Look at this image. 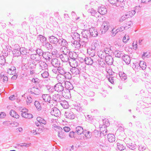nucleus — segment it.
Returning a JSON list of instances; mask_svg holds the SVG:
<instances>
[{
  "label": "nucleus",
  "instance_id": "obj_1",
  "mask_svg": "<svg viewBox=\"0 0 151 151\" xmlns=\"http://www.w3.org/2000/svg\"><path fill=\"white\" fill-rule=\"evenodd\" d=\"M42 98L43 101L48 103L50 106H55L57 105V99L52 100L50 95L49 94H43Z\"/></svg>",
  "mask_w": 151,
  "mask_h": 151
},
{
  "label": "nucleus",
  "instance_id": "obj_2",
  "mask_svg": "<svg viewBox=\"0 0 151 151\" xmlns=\"http://www.w3.org/2000/svg\"><path fill=\"white\" fill-rule=\"evenodd\" d=\"M22 117L27 118H30L33 117L32 115L28 113V110L25 108L22 109Z\"/></svg>",
  "mask_w": 151,
  "mask_h": 151
},
{
  "label": "nucleus",
  "instance_id": "obj_3",
  "mask_svg": "<svg viewBox=\"0 0 151 151\" xmlns=\"http://www.w3.org/2000/svg\"><path fill=\"white\" fill-rule=\"evenodd\" d=\"M109 24L106 22H104L102 24L101 30L102 34H104L108 30L109 28Z\"/></svg>",
  "mask_w": 151,
  "mask_h": 151
},
{
  "label": "nucleus",
  "instance_id": "obj_4",
  "mask_svg": "<svg viewBox=\"0 0 151 151\" xmlns=\"http://www.w3.org/2000/svg\"><path fill=\"white\" fill-rule=\"evenodd\" d=\"M53 129L58 132V136L61 138H63L64 137V135L62 134V129L60 127L58 126H54L53 127Z\"/></svg>",
  "mask_w": 151,
  "mask_h": 151
},
{
  "label": "nucleus",
  "instance_id": "obj_5",
  "mask_svg": "<svg viewBox=\"0 0 151 151\" xmlns=\"http://www.w3.org/2000/svg\"><path fill=\"white\" fill-rule=\"evenodd\" d=\"M29 92L32 94L35 95H38L40 93V90L38 88L35 87H33L28 90Z\"/></svg>",
  "mask_w": 151,
  "mask_h": 151
},
{
  "label": "nucleus",
  "instance_id": "obj_6",
  "mask_svg": "<svg viewBox=\"0 0 151 151\" xmlns=\"http://www.w3.org/2000/svg\"><path fill=\"white\" fill-rule=\"evenodd\" d=\"M51 114L56 117H58L60 115V112L59 110L56 108L52 109L51 112Z\"/></svg>",
  "mask_w": 151,
  "mask_h": 151
},
{
  "label": "nucleus",
  "instance_id": "obj_7",
  "mask_svg": "<svg viewBox=\"0 0 151 151\" xmlns=\"http://www.w3.org/2000/svg\"><path fill=\"white\" fill-rule=\"evenodd\" d=\"M105 61L109 65H111L113 61L112 57L110 55H108L105 57Z\"/></svg>",
  "mask_w": 151,
  "mask_h": 151
},
{
  "label": "nucleus",
  "instance_id": "obj_8",
  "mask_svg": "<svg viewBox=\"0 0 151 151\" xmlns=\"http://www.w3.org/2000/svg\"><path fill=\"white\" fill-rule=\"evenodd\" d=\"M54 89L56 91L60 92L63 90V87L60 83H59L55 85Z\"/></svg>",
  "mask_w": 151,
  "mask_h": 151
},
{
  "label": "nucleus",
  "instance_id": "obj_9",
  "mask_svg": "<svg viewBox=\"0 0 151 151\" xmlns=\"http://www.w3.org/2000/svg\"><path fill=\"white\" fill-rule=\"evenodd\" d=\"M8 73L10 75H13L16 73V70L14 66H12L7 70Z\"/></svg>",
  "mask_w": 151,
  "mask_h": 151
},
{
  "label": "nucleus",
  "instance_id": "obj_10",
  "mask_svg": "<svg viewBox=\"0 0 151 151\" xmlns=\"http://www.w3.org/2000/svg\"><path fill=\"white\" fill-rule=\"evenodd\" d=\"M89 31L90 35L93 37H96L98 35V32L97 30L93 28H91Z\"/></svg>",
  "mask_w": 151,
  "mask_h": 151
},
{
  "label": "nucleus",
  "instance_id": "obj_11",
  "mask_svg": "<svg viewBox=\"0 0 151 151\" xmlns=\"http://www.w3.org/2000/svg\"><path fill=\"white\" fill-rule=\"evenodd\" d=\"M95 50L94 48L90 47L88 50L87 52L89 55L91 56H93L95 55Z\"/></svg>",
  "mask_w": 151,
  "mask_h": 151
},
{
  "label": "nucleus",
  "instance_id": "obj_12",
  "mask_svg": "<svg viewBox=\"0 0 151 151\" xmlns=\"http://www.w3.org/2000/svg\"><path fill=\"white\" fill-rule=\"evenodd\" d=\"M98 11L101 14L104 15L106 13L107 10L105 7L101 6L99 8Z\"/></svg>",
  "mask_w": 151,
  "mask_h": 151
},
{
  "label": "nucleus",
  "instance_id": "obj_13",
  "mask_svg": "<svg viewBox=\"0 0 151 151\" xmlns=\"http://www.w3.org/2000/svg\"><path fill=\"white\" fill-rule=\"evenodd\" d=\"M122 59L123 61L127 64H129L130 62V58L127 55L123 56L122 57Z\"/></svg>",
  "mask_w": 151,
  "mask_h": 151
},
{
  "label": "nucleus",
  "instance_id": "obj_14",
  "mask_svg": "<svg viewBox=\"0 0 151 151\" xmlns=\"http://www.w3.org/2000/svg\"><path fill=\"white\" fill-rule=\"evenodd\" d=\"M108 139L109 142H113L115 141V136L111 134H109L108 135Z\"/></svg>",
  "mask_w": 151,
  "mask_h": 151
},
{
  "label": "nucleus",
  "instance_id": "obj_15",
  "mask_svg": "<svg viewBox=\"0 0 151 151\" xmlns=\"http://www.w3.org/2000/svg\"><path fill=\"white\" fill-rule=\"evenodd\" d=\"M85 63L88 65H91L93 63V60L91 58L87 57L85 59Z\"/></svg>",
  "mask_w": 151,
  "mask_h": 151
},
{
  "label": "nucleus",
  "instance_id": "obj_16",
  "mask_svg": "<svg viewBox=\"0 0 151 151\" xmlns=\"http://www.w3.org/2000/svg\"><path fill=\"white\" fill-rule=\"evenodd\" d=\"M50 41L52 43L56 44L58 42V39L55 37L51 36L50 37Z\"/></svg>",
  "mask_w": 151,
  "mask_h": 151
},
{
  "label": "nucleus",
  "instance_id": "obj_17",
  "mask_svg": "<svg viewBox=\"0 0 151 151\" xmlns=\"http://www.w3.org/2000/svg\"><path fill=\"white\" fill-rule=\"evenodd\" d=\"M135 14V12L134 10H132L127 12L125 16L127 18H129L132 17Z\"/></svg>",
  "mask_w": 151,
  "mask_h": 151
},
{
  "label": "nucleus",
  "instance_id": "obj_18",
  "mask_svg": "<svg viewBox=\"0 0 151 151\" xmlns=\"http://www.w3.org/2000/svg\"><path fill=\"white\" fill-rule=\"evenodd\" d=\"M10 115L16 118H19V115L14 110H11L10 112Z\"/></svg>",
  "mask_w": 151,
  "mask_h": 151
},
{
  "label": "nucleus",
  "instance_id": "obj_19",
  "mask_svg": "<svg viewBox=\"0 0 151 151\" xmlns=\"http://www.w3.org/2000/svg\"><path fill=\"white\" fill-rule=\"evenodd\" d=\"M76 132L78 135H81L83 132V129L81 127H78L76 128Z\"/></svg>",
  "mask_w": 151,
  "mask_h": 151
},
{
  "label": "nucleus",
  "instance_id": "obj_20",
  "mask_svg": "<svg viewBox=\"0 0 151 151\" xmlns=\"http://www.w3.org/2000/svg\"><path fill=\"white\" fill-rule=\"evenodd\" d=\"M60 104L63 107L64 109H68L69 107V105L68 102L65 100L61 101Z\"/></svg>",
  "mask_w": 151,
  "mask_h": 151
},
{
  "label": "nucleus",
  "instance_id": "obj_21",
  "mask_svg": "<svg viewBox=\"0 0 151 151\" xmlns=\"http://www.w3.org/2000/svg\"><path fill=\"white\" fill-rule=\"evenodd\" d=\"M104 51L107 54H109L112 51L111 49V46L110 45H107L105 48Z\"/></svg>",
  "mask_w": 151,
  "mask_h": 151
},
{
  "label": "nucleus",
  "instance_id": "obj_22",
  "mask_svg": "<svg viewBox=\"0 0 151 151\" xmlns=\"http://www.w3.org/2000/svg\"><path fill=\"white\" fill-rule=\"evenodd\" d=\"M117 147L119 150L122 151L124 150L126 148L125 145L122 144L118 143L117 145Z\"/></svg>",
  "mask_w": 151,
  "mask_h": 151
},
{
  "label": "nucleus",
  "instance_id": "obj_23",
  "mask_svg": "<svg viewBox=\"0 0 151 151\" xmlns=\"http://www.w3.org/2000/svg\"><path fill=\"white\" fill-rule=\"evenodd\" d=\"M72 73L74 75H77L79 74V70L76 68H73L71 69Z\"/></svg>",
  "mask_w": 151,
  "mask_h": 151
},
{
  "label": "nucleus",
  "instance_id": "obj_24",
  "mask_svg": "<svg viewBox=\"0 0 151 151\" xmlns=\"http://www.w3.org/2000/svg\"><path fill=\"white\" fill-rule=\"evenodd\" d=\"M19 52V47L17 49H14L12 51V53L15 56H18L20 55Z\"/></svg>",
  "mask_w": 151,
  "mask_h": 151
},
{
  "label": "nucleus",
  "instance_id": "obj_25",
  "mask_svg": "<svg viewBox=\"0 0 151 151\" xmlns=\"http://www.w3.org/2000/svg\"><path fill=\"white\" fill-rule=\"evenodd\" d=\"M65 116L66 118L69 119H72L74 118L73 115L69 112H65Z\"/></svg>",
  "mask_w": 151,
  "mask_h": 151
},
{
  "label": "nucleus",
  "instance_id": "obj_26",
  "mask_svg": "<svg viewBox=\"0 0 151 151\" xmlns=\"http://www.w3.org/2000/svg\"><path fill=\"white\" fill-rule=\"evenodd\" d=\"M109 122L108 119H103V126L107 127L109 125Z\"/></svg>",
  "mask_w": 151,
  "mask_h": 151
},
{
  "label": "nucleus",
  "instance_id": "obj_27",
  "mask_svg": "<svg viewBox=\"0 0 151 151\" xmlns=\"http://www.w3.org/2000/svg\"><path fill=\"white\" fill-rule=\"evenodd\" d=\"M37 120L40 123L45 124L46 123V121L40 117H38L37 118Z\"/></svg>",
  "mask_w": 151,
  "mask_h": 151
},
{
  "label": "nucleus",
  "instance_id": "obj_28",
  "mask_svg": "<svg viewBox=\"0 0 151 151\" xmlns=\"http://www.w3.org/2000/svg\"><path fill=\"white\" fill-rule=\"evenodd\" d=\"M99 44L97 41H94L92 44L91 46L95 49L96 48H98L99 47Z\"/></svg>",
  "mask_w": 151,
  "mask_h": 151
},
{
  "label": "nucleus",
  "instance_id": "obj_29",
  "mask_svg": "<svg viewBox=\"0 0 151 151\" xmlns=\"http://www.w3.org/2000/svg\"><path fill=\"white\" fill-rule=\"evenodd\" d=\"M65 87L66 89L70 90L72 88V84L69 82L65 83Z\"/></svg>",
  "mask_w": 151,
  "mask_h": 151
},
{
  "label": "nucleus",
  "instance_id": "obj_30",
  "mask_svg": "<svg viewBox=\"0 0 151 151\" xmlns=\"http://www.w3.org/2000/svg\"><path fill=\"white\" fill-rule=\"evenodd\" d=\"M19 51L20 52V54H21L23 55H26L27 53L26 49L24 47L19 48Z\"/></svg>",
  "mask_w": 151,
  "mask_h": 151
},
{
  "label": "nucleus",
  "instance_id": "obj_31",
  "mask_svg": "<svg viewBox=\"0 0 151 151\" xmlns=\"http://www.w3.org/2000/svg\"><path fill=\"white\" fill-rule=\"evenodd\" d=\"M114 55L117 58H120L121 55V52L119 50H116L114 53Z\"/></svg>",
  "mask_w": 151,
  "mask_h": 151
},
{
  "label": "nucleus",
  "instance_id": "obj_32",
  "mask_svg": "<svg viewBox=\"0 0 151 151\" xmlns=\"http://www.w3.org/2000/svg\"><path fill=\"white\" fill-rule=\"evenodd\" d=\"M132 24V22L130 21H126V23L124 24L125 27L126 29H128L129 28Z\"/></svg>",
  "mask_w": 151,
  "mask_h": 151
},
{
  "label": "nucleus",
  "instance_id": "obj_33",
  "mask_svg": "<svg viewBox=\"0 0 151 151\" xmlns=\"http://www.w3.org/2000/svg\"><path fill=\"white\" fill-rule=\"evenodd\" d=\"M70 65L73 68H76L78 66V63L75 60H73L70 63Z\"/></svg>",
  "mask_w": 151,
  "mask_h": 151
},
{
  "label": "nucleus",
  "instance_id": "obj_34",
  "mask_svg": "<svg viewBox=\"0 0 151 151\" xmlns=\"http://www.w3.org/2000/svg\"><path fill=\"white\" fill-rule=\"evenodd\" d=\"M139 66L143 70L145 69L146 68V63L143 61H141L140 62Z\"/></svg>",
  "mask_w": 151,
  "mask_h": 151
},
{
  "label": "nucleus",
  "instance_id": "obj_35",
  "mask_svg": "<svg viewBox=\"0 0 151 151\" xmlns=\"http://www.w3.org/2000/svg\"><path fill=\"white\" fill-rule=\"evenodd\" d=\"M129 39V36L127 34H126L123 38V41L124 43H126Z\"/></svg>",
  "mask_w": 151,
  "mask_h": 151
},
{
  "label": "nucleus",
  "instance_id": "obj_36",
  "mask_svg": "<svg viewBox=\"0 0 151 151\" xmlns=\"http://www.w3.org/2000/svg\"><path fill=\"white\" fill-rule=\"evenodd\" d=\"M5 63V60L3 56H0V65H4Z\"/></svg>",
  "mask_w": 151,
  "mask_h": 151
},
{
  "label": "nucleus",
  "instance_id": "obj_37",
  "mask_svg": "<svg viewBox=\"0 0 151 151\" xmlns=\"http://www.w3.org/2000/svg\"><path fill=\"white\" fill-rule=\"evenodd\" d=\"M79 35L77 33L75 32L73 34V38L74 40H78L79 38Z\"/></svg>",
  "mask_w": 151,
  "mask_h": 151
},
{
  "label": "nucleus",
  "instance_id": "obj_38",
  "mask_svg": "<svg viewBox=\"0 0 151 151\" xmlns=\"http://www.w3.org/2000/svg\"><path fill=\"white\" fill-rule=\"evenodd\" d=\"M106 127L104 126V127H101L100 128V130L101 132L103 134L106 133L107 131Z\"/></svg>",
  "mask_w": 151,
  "mask_h": 151
},
{
  "label": "nucleus",
  "instance_id": "obj_39",
  "mask_svg": "<svg viewBox=\"0 0 151 151\" xmlns=\"http://www.w3.org/2000/svg\"><path fill=\"white\" fill-rule=\"evenodd\" d=\"M98 55L99 57L101 59H104V53L101 51H100L98 52Z\"/></svg>",
  "mask_w": 151,
  "mask_h": 151
},
{
  "label": "nucleus",
  "instance_id": "obj_40",
  "mask_svg": "<svg viewBox=\"0 0 151 151\" xmlns=\"http://www.w3.org/2000/svg\"><path fill=\"white\" fill-rule=\"evenodd\" d=\"M39 37L40 38V41L42 42H44L46 40V38L43 36L40 35L39 36Z\"/></svg>",
  "mask_w": 151,
  "mask_h": 151
},
{
  "label": "nucleus",
  "instance_id": "obj_41",
  "mask_svg": "<svg viewBox=\"0 0 151 151\" xmlns=\"http://www.w3.org/2000/svg\"><path fill=\"white\" fill-rule=\"evenodd\" d=\"M0 77L2 79L3 82L6 81H8V77L6 76H4V75H2L1 74Z\"/></svg>",
  "mask_w": 151,
  "mask_h": 151
},
{
  "label": "nucleus",
  "instance_id": "obj_42",
  "mask_svg": "<svg viewBox=\"0 0 151 151\" xmlns=\"http://www.w3.org/2000/svg\"><path fill=\"white\" fill-rule=\"evenodd\" d=\"M129 148L132 150H134L135 149V144L134 143H129Z\"/></svg>",
  "mask_w": 151,
  "mask_h": 151
},
{
  "label": "nucleus",
  "instance_id": "obj_43",
  "mask_svg": "<svg viewBox=\"0 0 151 151\" xmlns=\"http://www.w3.org/2000/svg\"><path fill=\"white\" fill-rule=\"evenodd\" d=\"M73 44L74 46L76 48L80 46L79 43L77 41V40H75Z\"/></svg>",
  "mask_w": 151,
  "mask_h": 151
},
{
  "label": "nucleus",
  "instance_id": "obj_44",
  "mask_svg": "<svg viewBox=\"0 0 151 151\" xmlns=\"http://www.w3.org/2000/svg\"><path fill=\"white\" fill-rule=\"evenodd\" d=\"M127 18V17L125 16V15H123L119 18V21L121 22H122Z\"/></svg>",
  "mask_w": 151,
  "mask_h": 151
},
{
  "label": "nucleus",
  "instance_id": "obj_45",
  "mask_svg": "<svg viewBox=\"0 0 151 151\" xmlns=\"http://www.w3.org/2000/svg\"><path fill=\"white\" fill-rule=\"evenodd\" d=\"M42 75L43 78H45L48 76L49 73L45 71L42 74Z\"/></svg>",
  "mask_w": 151,
  "mask_h": 151
},
{
  "label": "nucleus",
  "instance_id": "obj_46",
  "mask_svg": "<svg viewBox=\"0 0 151 151\" xmlns=\"http://www.w3.org/2000/svg\"><path fill=\"white\" fill-rule=\"evenodd\" d=\"M118 29H113L112 30L111 33L113 36H115L118 32Z\"/></svg>",
  "mask_w": 151,
  "mask_h": 151
},
{
  "label": "nucleus",
  "instance_id": "obj_47",
  "mask_svg": "<svg viewBox=\"0 0 151 151\" xmlns=\"http://www.w3.org/2000/svg\"><path fill=\"white\" fill-rule=\"evenodd\" d=\"M85 135L87 138H89L91 137V134L90 132L86 131L85 132Z\"/></svg>",
  "mask_w": 151,
  "mask_h": 151
},
{
  "label": "nucleus",
  "instance_id": "obj_48",
  "mask_svg": "<svg viewBox=\"0 0 151 151\" xmlns=\"http://www.w3.org/2000/svg\"><path fill=\"white\" fill-rule=\"evenodd\" d=\"M150 56V53L149 52H146L144 53L142 55V58L143 59H144L146 57H149Z\"/></svg>",
  "mask_w": 151,
  "mask_h": 151
},
{
  "label": "nucleus",
  "instance_id": "obj_49",
  "mask_svg": "<svg viewBox=\"0 0 151 151\" xmlns=\"http://www.w3.org/2000/svg\"><path fill=\"white\" fill-rule=\"evenodd\" d=\"M32 101V99L30 96H27L26 99V102L27 103H30Z\"/></svg>",
  "mask_w": 151,
  "mask_h": 151
},
{
  "label": "nucleus",
  "instance_id": "obj_50",
  "mask_svg": "<svg viewBox=\"0 0 151 151\" xmlns=\"http://www.w3.org/2000/svg\"><path fill=\"white\" fill-rule=\"evenodd\" d=\"M118 29V32H122L125 29H126L125 27L122 26L119 28Z\"/></svg>",
  "mask_w": 151,
  "mask_h": 151
},
{
  "label": "nucleus",
  "instance_id": "obj_51",
  "mask_svg": "<svg viewBox=\"0 0 151 151\" xmlns=\"http://www.w3.org/2000/svg\"><path fill=\"white\" fill-rule=\"evenodd\" d=\"M32 81L34 83H38L40 81V80L38 78H35L32 79Z\"/></svg>",
  "mask_w": 151,
  "mask_h": 151
},
{
  "label": "nucleus",
  "instance_id": "obj_52",
  "mask_svg": "<svg viewBox=\"0 0 151 151\" xmlns=\"http://www.w3.org/2000/svg\"><path fill=\"white\" fill-rule=\"evenodd\" d=\"M17 95H13L9 97V99L10 100H13L15 99V98L17 97Z\"/></svg>",
  "mask_w": 151,
  "mask_h": 151
},
{
  "label": "nucleus",
  "instance_id": "obj_53",
  "mask_svg": "<svg viewBox=\"0 0 151 151\" xmlns=\"http://www.w3.org/2000/svg\"><path fill=\"white\" fill-rule=\"evenodd\" d=\"M110 4L112 5H115L117 2V0H109Z\"/></svg>",
  "mask_w": 151,
  "mask_h": 151
},
{
  "label": "nucleus",
  "instance_id": "obj_54",
  "mask_svg": "<svg viewBox=\"0 0 151 151\" xmlns=\"http://www.w3.org/2000/svg\"><path fill=\"white\" fill-rule=\"evenodd\" d=\"M139 149L140 151H143L145 150V147L143 145H141L139 146Z\"/></svg>",
  "mask_w": 151,
  "mask_h": 151
},
{
  "label": "nucleus",
  "instance_id": "obj_55",
  "mask_svg": "<svg viewBox=\"0 0 151 151\" xmlns=\"http://www.w3.org/2000/svg\"><path fill=\"white\" fill-rule=\"evenodd\" d=\"M11 47L9 45H7L6 46V48L5 49V50L6 51H9L11 50Z\"/></svg>",
  "mask_w": 151,
  "mask_h": 151
},
{
  "label": "nucleus",
  "instance_id": "obj_56",
  "mask_svg": "<svg viewBox=\"0 0 151 151\" xmlns=\"http://www.w3.org/2000/svg\"><path fill=\"white\" fill-rule=\"evenodd\" d=\"M63 129L66 132H68L70 130V128L68 127H65L63 128Z\"/></svg>",
  "mask_w": 151,
  "mask_h": 151
},
{
  "label": "nucleus",
  "instance_id": "obj_57",
  "mask_svg": "<svg viewBox=\"0 0 151 151\" xmlns=\"http://www.w3.org/2000/svg\"><path fill=\"white\" fill-rule=\"evenodd\" d=\"M69 136L70 137H75V133L73 132H70L69 134Z\"/></svg>",
  "mask_w": 151,
  "mask_h": 151
},
{
  "label": "nucleus",
  "instance_id": "obj_58",
  "mask_svg": "<svg viewBox=\"0 0 151 151\" xmlns=\"http://www.w3.org/2000/svg\"><path fill=\"white\" fill-rule=\"evenodd\" d=\"M6 114L4 112H1L0 113V117L4 118Z\"/></svg>",
  "mask_w": 151,
  "mask_h": 151
},
{
  "label": "nucleus",
  "instance_id": "obj_59",
  "mask_svg": "<svg viewBox=\"0 0 151 151\" xmlns=\"http://www.w3.org/2000/svg\"><path fill=\"white\" fill-rule=\"evenodd\" d=\"M35 105L37 108H39L40 107V104L38 101H36L35 103Z\"/></svg>",
  "mask_w": 151,
  "mask_h": 151
},
{
  "label": "nucleus",
  "instance_id": "obj_60",
  "mask_svg": "<svg viewBox=\"0 0 151 151\" xmlns=\"http://www.w3.org/2000/svg\"><path fill=\"white\" fill-rule=\"evenodd\" d=\"M14 75L12 77V79L13 80H15L16 79L17 77V73H16L15 74H13Z\"/></svg>",
  "mask_w": 151,
  "mask_h": 151
},
{
  "label": "nucleus",
  "instance_id": "obj_61",
  "mask_svg": "<svg viewBox=\"0 0 151 151\" xmlns=\"http://www.w3.org/2000/svg\"><path fill=\"white\" fill-rule=\"evenodd\" d=\"M73 149V146L72 145L71 146H70L67 149V150L68 151H70Z\"/></svg>",
  "mask_w": 151,
  "mask_h": 151
},
{
  "label": "nucleus",
  "instance_id": "obj_62",
  "mask_svg": "<svg viewBox=\"0 0 151 151\" xmlns=\"http://www.w3.org/2000/svg\"><path fill=\"white\" fill-rule=\"evenodd\" d=\"M16 131L17 132H21L22 130V129L21 127H19V128L17 129H16Z\"/></svg>",
  "mask_w": 151,
  "mask_h": 151
},
{
  "label": "nucleus",
  "instance_id": "obj_63",
  "mask_svg": "<svg viewBox=\"0 0 151 151\" xmlns=\"http://www.w3.org/2000/svg\"><path fill=\"white\" fill-rule=\"evenodd\" d=\"M151 1V0H142L141 2L143 3H147Z\"/></svg>",
  "mask_w": 151,
  "mask_h": 151
},
{
  "label": "nucleus",
  "instance_id": "obj_64",
  "mask_svg": "<svg viewBox=\"0 0 151 151\" xmlns=\"http://www.w3.org/2000/svg\"><path fill=\"white\" fill-rule=\"evenodd\" d=\"M137 44L136 42H134L132 44V45H133V47H134L136 48L137 47Z\"/></svg>",
  "mask_w": 151,
  "mask_h": 151
}]
</instances>
